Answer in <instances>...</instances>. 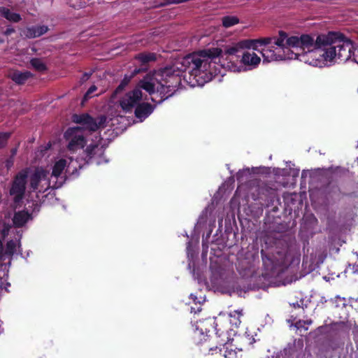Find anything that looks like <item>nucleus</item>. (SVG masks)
Segmentation results:
<instances>
[{
    "label": "nucleus",
    "instance_id": "ea45409f",
    "mask_svg": "<svg viewBox=\"0 0 358 358\" xmlns=\"http://www.w3.org/2000/svg\"><path fill=\"white\" fill-rule=\"evenodd\" d=\"M245 172V171H239L237 175H236V177H237V180H240V178L242 177L243 173ZM245 172L248 173L249 172V170H245Z\"/></svg>",
    "mask_w": 358,
    "mask_h": 358
},
{
    "label": "nucleus",
    "instance_id": "e433bc0d",
    "mask_svg": "<svg viewBox=\"0 0 358 358\" xmlns=\"http://www.w3.org/2000/svg\"><path fill=\"white\" fill-rule=\"evenodd\" d=\"M4 256L6 255H4L3 252V241L2 240L0 239V260H3Z\"/></svg>",
    "mask_w": 358,
    "mask_h": 358
},
{
    "label": "nucleus",
    "instance_id": "aec40b11",
    "mask_svg": "<svg viewBox=\"0 0 358 358\" xmlns=\"http://www.w3.org/2000/svg\"><path fill=\"white\" fill-rule=\"evenodd\" d=\"M103 147L99 146L98 144H91L87 147L85 150V161L87 163L96 156L101 157L103 155Z\"/></svg>",
    "mask_w": 358,
    "mask_h": 358
},
{
    "label": "nucleus",
    "instance_id": "1a4fd4ad",
    "mask_svg": "<svg viewBox=\"0 0 358 358\" xmlns=\"http://www.w3.org/2000/svg\"><path fill=\"white\" fill-rule=\"evenodd\" d=\"M252 43V41H250L243 40L232 45L231 46H225L224 50L220 48L222 50V54L215 59L213 60L212 63H217V59H218L219 62H220V59L223 58L224 56H226V59H228V57L229 56H236L237 57H239L238 53H243L245 48H250Z\"/></svg>",
    "mask_w": 358,
    "mask_h": 358
},
{
    "label": "nucleus",
    "instance_id": "bb28decb",
    "mask_svg": "<svg viewBox=\"0 0 358 358\" xmlns=\"http://www.w3.org/2000/svg\"><path fill=\"white\" fill-rule=\"evenodd\" d=\"M248 41H252V43H251V48H252L253 50H257V45H269L273 42V38L268 37V38H259V39H256V40L248 39Z\"/></svg>",
    "mask_w": 358,
    "mask_h": 358
},
{
    "label": "nucleus",
    "instance_id": "473e14b6",
    "mask_svg": "<svg viewBox=\"0 0 358 358\" xmlns=\"http://www.w3.org/2000/svg\"><path fill=\"white\" fill-rule=\"evenodd\" d=\"M11 225L9 224L3 223V228L1 230V240H4L6 237L8 235L9 231L11 228Z\"/></svg>",
    "mask_w": 358,
    "mask_h": 358
},
{
    "label": "nucleus",
    "instance_id": "5701e85b",
    "mask_svg": "<svg viewBox=\"0 0 358 358\" xmlns=\"http://www.w3.org/2000/svg\"><path fill=\"white\" fill-rule=\"evenodd\" d=\"M0 15L13 22H18L22 19L20 14L12 13L10 9L3 6L0 7Z\"/></svg>",
    "mask_w": 358,
    "mask_h": 358
},
{
    "label": "nucleus",
    "instance_id": "8fccbe9b",
    "mask_svg": "<svg viewBox=\"0 0 358 358\" xmlns=\"http://www.w3.org/2000/svg\"><path fill=\"white\" fill-rule=\"evenodd\" d=\"M2 42V41L0 39V43Z\"/></svg>",
    "mask_w": 358,
    "mask_h": 358
},
{
    "label": "nucleus",
    "instance_id": "49530a36",
    "mask_svg": "<svg viewBox=\"0 0 358 358\" xmlns=\"http://www.w3.org/2000/svg\"><path fill=\"white\" fill-rule=\"evenodd\" d=\"M50 147V145H48L47 147H45V150H48Z\"/></svg>",
    "mask_w": 358,
    "mask_h": 358
},
{
    "label": "nucleus",
    "instance_id": "4be33fe9",
    "mask_svg": "<svg viewBox=\"0 0 358 358\" xmlns=\"http://www.w3.org/2000/svg\"><path fill=\"white\" fill-rule=\"evenodd\" d=\"M289 38L287 37V34L286 32L283 31H279V36L278 38H273V43L278 46V50L282 52L285 53V48L287 47L286 43L287 39Z\"/></svg>",
    "mask_w": 358,
    "mask_h": 358
},
{
    "label": "nucleus",
    "instance_id": "cd10ccee",
    "mask_svg": "<svg viewBox=\"0 0 358 358\" xmlns=\"http://www.w3.org/2000/svg\"><path fill=\"white\" fill-rule=\"evenodd\" d=\"M222 25L224 27H230L239 22V19L236 16H225L222 17Z\"/></svg>",
    "mask_w": 358,
    "mask_h": 358
},
{
    "label": "nucleus",
    "instance_id": "423d86ee",
    "mask_svg": "<svg viewBox=\"0 0 358 358\" xmlns=\"http://www.w3.org/2000/svg\"><path fill=\"white\" fill-rule=\"evenodd\" d=\"M28 173V169H22L15 176L12 182L9 192L13 196L14 208L21 206V203L24 197Z\"/></svg>",
    "mask_w": 358,
    "mask_h": 358
},
{
    "label": "nucleus",
    "instance_id": "f8f14e48",
    "mask_svg": "<svg viewBox=\"0 0 358 358\" xmlns=\"http://www.w3.org/2000/svg\"><path fill=\"white\" fill-rule=\"evenodd\" d=\"M289 48H292V46H288L285 48V53L282 52V55L285 57V59H299L306 63H308L309 64L317 66V62L319 59H312L310 61L306 57L305 54H303L300 50H297V52H294L291 50Z\"/></svg>",
    "mask_w": 358,
    "mask_h": 358
},
{
    "label": "nucleus",
    "instance_id": "3c124183",
    "mask_svg": "<svg viewBox=\"0 0 358 358\" xmlns=\"http://www.w3.org/2000/svg\"><path fill=\"white\" fill-rule=\"evenodd\" d=\"M357 55H358V49H357Z\"/></svg>",
    "mask_w": 358,
    "mask_h": 358
},
{
    "label": "nucleus",
    "instance_id": "6ab92c4d",
    "mask_svg": "<svg viewBox=\"0 0 358 358\" xmlns=\"http://www.w3.org/2000/svg\"><path fill=\"white\" fill-rule=\"evenodd\" d=\"M154 110V107L149 103H138L135 108V116L138 119H145L150 115Z\"/></svg>",
    "mask_w": 358,
    "mask_h": 358
},
{
    "label": "nucleus",
    "instance_id": "7ed1b4c3",
    "mask_svg": "<svg viewBox=\"0 0 358 358\" xmlns=\"http://www.w3.org/2000/svg\"><path fill=\"white\" fill-rule=\"evenodd\" d=\"M333 34H320L316 38L309 34H302L300 36H293L287 39L286 43L288 46L296 48L307 57L308 54L311 57H323V52L327 42L331 41V36Z\"/></svg>",
    "mask_w": 358,
    "mask_h": 358
},
{
    "label": "nucleus",
    "instance_id": "c03bdc74",
    "mask_svg": "<svg viewBox=\"0 0 358 358\" xmlns=\"http://www.w3.org/2000/svg\"><path fill=\"white\" fill-rule=\"evenodd\" d=\"M303 323L306 324H310L312 323V320H306V321H303Z\"/></svg>",
    "mask_w": 358,
    "mask_h": 358
},
{
    "label": "nucleus",
    "instance_id": "7c9ffc66",
    "mask_svg": "<svg viewBox=\"0 0 358 358\" xmlns=\"http://www.w3.org/2000/svg\"><path fill=\"white\" fill-rule=\"evenodd\" d=\"M339 187L336 185L329 184L325 189L326 193L329 197H332L331 194H335L339 192Z\"/></svg>",
    "mask_w": 358,
    "mask_h": 358
},
{
    "label": "nucleus",
    "instance_id": "9d476101",
    "mask_svg": "<svg viewBox=\"0 0 358 358\" xmlns=\"http://www.w3.org/2000/svg\"><path fill=\"white\" fill-rule=\"evenodd\" d=\"M257 195L254 199H262L267 202V206L273 204L277 197L276 189L268 184L261 182L257 185Z\"/></svg>",
    "mask_w": 358,
    "mask_h": 358
},
{
    "label": "nucleus",
    "instance_id": "37998d69",
    "mask_svg": "<svg viewBox=\"0 0 358 358\" xmlns=\"http://www.w3.org/2000/svg\"><path fill=\"white\" fill-rule=\"evenodd\" d=\"M17 153V148H13L11 150V157L12 158H13V157L16 155Z\"/></svg>",
    "mask_w": 358,
    "mask_h": 358
},
{
    "label": "nucleus",
    "instance_id": "de8ad7c7",
    "mask_svg": "<svg viewBox=\"0 0 358 358\" xmlns=\"http://www.w3.org/2000/svg\"><path fill=\"white\" fill-rule=\"evenodd\" d=\"M294 307H296V306H297V307H299V305L298 303H296V304H294Z\"/></svg>",
    "mask_w": 358,
    "mask_h": 358
},
{
    "label": "nucleus",
    "instance_id": "09e8293b",
    "mask_svg": "<svg viewBox=\"0 0 358 358\" xmlns=\"http://www.w3.org/2000/svg\"><path fill=\"white\" fill-rule=\"evenodd\" d=\"M8 264V266H10V264H11V259L9 261Z\"/></svg>",
    "mask_w": 358,
    "mask_h": 358
},
{
    "label": "nucleus",
    "instance_id": "603ef678",
    "mask_svg": "<svg viewBox=\"0 0 358 358\" xmlns=\"http://www.w3.org/2000/svg\"><path fill=\"white\" fill-rule=\"evenodd\" d=\"M267 358H268V357H267Z\"/></svg>",
    "mask_w": 358,
    "mask_h": 358
},
{
    "label": "nucleus",
    "instance_id": "393cba45",
    "mask_svg": "<svg viewBox=\"0 0 358 358\" xmlns=\"http://www.w3.org/2000/svg\"><path fill=\"white\" fill-rule=\"evenodd\" d=\"M31 66L38 71L43 72L47 70L46 65L40 58H33L30 60Z\"/></svg>",
    "mask_w": 358,
    "mask_h": 358
},
{
    "label": "nucleus",
    "instance_id": "412c9836",
    "mask_svg": "<svg viewBox=\"0 0 358 358\" xmlns=\"http://www.w3.org/2000/svg\"><path fill=\"white\" fill-rule=\"evenodd\" d=\"M31 76L32 73L29 71L21 72L19 71H12L8 75V77L17 85L24 84Z\"/></svg>",
    "mask_w": 358,
    "mask_h": 358
},
{
    "label": "nucleus",
    "instance_id": "a18cd8bd",
    "mask_svg": "<svg viewBox=\"0 0 358 358\" xmlns=\"http://www.w3.org/2000/svg\"><path fill=\"white\" fill-rule=\"evenodd\" d=\"M301 321H299V322H297V323L296 324V327L297 328H299V327L301 326Z\"/></svg>",
    "mask_w": 358,
    "mask_h": 358
},
{
    "label": "nucleus",
    "instance_id": "39448f33",
    "mask_svg": "<svg viewBox=\"0 0 358 358\" xmlns=\"http://www.w3.org/2000/svg\"><path fill=\"white\" fill-rule=\"evenodd\" d=\"M331 41L327 42L324 51L323 52V59L324 61H333L338 59L342 62H346L350 59L354 49L352 41L340 32L330 31Z\"/></svg>",
    "mask_w": 358,
    "mask_h": 358
},
{
    "label": "nucleus",
    "instance_id": "ddd939ff",
    "mask_svg": "<svg viewBox=\"0 0 358 358\" xmlns=\"http://www.w3.org/2000/svg\"><path fill=\"white\" fill-rule=\"evenodd\" d=\"M72 120L76 124H80L85 126V128L91 131H96V127L93 122V117L87 113H83L80 115L74 114L72 116Z\"/></svg>",
    "mask_w": 358,
    "mask_h": 358
},
{
    "label": "nucleus",
    "instance_id": "58836bf2",
    "mask_svg": "<svg viewBox=\"0 0 358 358\" xmlns=\"http://www.w3.org/2000/svg\"><path fill=\"white\" fill-rule=\"evenodd\" d=\"M15 32V29L12 27H8L5 31H4V34L6 36H10V34H12L13 33Z\"/></svg>",
    "mask_w": 358,
    "mask_h": 358
},
{
    "label": "nucleus",
    "instance_id": "c756f323",
    "mask_svg": "<svg viewBox=\"0 0 358 358\" xmlns=\"http://www.w3.org/2000/svg\"><path fill=\"white\" fill-rule=\"evenodd\" d=\"M10 136V132H0V148H3L6 145Z\"/></svg>",
    "mask_w": 358,
    "mask_h": 358
},
{
    "label": "nucleus",
    "instance_id": "c9c22d12",
    "mask_svg": "<svg viewBox=\"0 0 358 358\" xmlns=\"http://www.w3.org/2000/svg\"><path fill=\"white\" fill-rule=\"evenodd\" d=\"M349 302L351 306L358 308V297L357 298H350Z\"/></svg>",
    "mask_w": 358,
    "mask_h": 358
},
{
    "label": "nucleus",
    "instance_id": "f704fd0d",
    "mask_svg": "<svg viewBox=\"0 0 358 358\" xmlns=\"http://www.w3.org/2000/svg\"><path fill=\"white\" fill-rule=\"evenodd\" d=\"M126 86L127 85L124 84V83L121 81L120 84L117 86V87L115 90V92L113 93V96L116 95V94L120 93L122 91H123Z\"/></svg>",
    "mask_w": 358,
    "mask_h": 358
},
{
    "label": "nucleus",
    "instance_id": "72a5a7b5",
    "mask_svg": "<svg viewBox=\"0 0 358 358\" xmlns=\"http://www.w3.org/2000/svg\"><path fill=\"white\" fill-rule=\"evenodd\" d=\"M97 87L95 85H92L85 94L83 97V101H87L91 97V94L96 90Z\"/></svg>",
    "mask_w": 358,
    "mask_h": 358
},
{
    "label": "nucleus",
    "instance_id": "0eeeda50",
    "mask_svg": "<svg viewBox=\"0 0 358 358\" xmlns=\"http://www.w3.org/2000/svg\"><path fill=\"white\" fill-rule=\"evenodd\" d=\"M82 127H76L69 128L64 134L66 139L69 140L68 148L70 150H76L78 148H84L86 141L82 134H80Z\"/></svg>",
    "mask_w": 358,
    "mask_h": 358
},
{
    "label": "nucleus",
    "instance_id": "20e7f679",
    "mask_svg": "<svg viewBox=\"0 0 358 358\" xmlns=\"http://www.w3.org/2000/svg\"><path fill=\"white\" fill-rule=\"evenodd\" d=\"M178 85L176 84L175 80L169 78L161 80V76L157 75V71H155L152 75H146L139 82L140 87L145 90L150 94L156 93L159 99L157 101L155 98L152 97L151 100L157 103H161L173 95Z\"/></svg>",
    "mask_w": 358,
    "mask_h": 358
},
{
    "label": "nucleus",
    "instance_id": "2eb2a0df",
    "mask_svg": "<svg viewBox=\"0 0 358 358\" xmlns=\"http://www.w3.org/2000/svg\"><path fill=\"white\" fill-rule=\"evenodd\" d=\"M32 220V215L25 210H20L14 213L13 223L15 227H24L29 220Z\"/></svg>",
    "mask_w": 358,
    "mask_h": 358
},
{
    "label": "nucleus",
    "instance_id": "a211bd4d",
    "mask_svg": "<svg viewBox=\"0 0 358 358\" xmlns=\"http://www.w3.org/2000/svg\"><path fill=\"white\" fill-rule=\"evenodd\" d=\"M48 27L45 25L32 26L26 28L23 31V34L25 37L28 38H34L45 34L48 31Z\"/></svg>",
    "mask_w": 358,
    "mask_h": 358
},
{
    "label": "nucleus",
    "instance_id": "2f4dec72",
    "mask_svg": "<svg viewBox=\"0 0 358 358\" xmlns=\"http://www.w3.org/2000/svg\"><path fill=\"white\" fill-rule=\"evenodd\" d=\"M230 317H234V321H231L235 325H238L241 323L239 317L242 315V310H234L229 314Z\"/></svg>",
    "mask_w": 358,
    "mask_h": 358
},
{
    "label": "nucleus",
    "instance_id": "79ce46f5",
    "mask_svg": "<svg viewBox=\"0 0 358 358\" xmlns=\"http://www.w3.org/2000/svg\"><path fill=\"white\" fill-rule=\"evenodd\" d=\"M129 81H130V78H128V77H125V78L122 80V82L124 83V84H125L126 85H127L129 84Z\"/></svg>",
    "mask_w": 358,
    "mask_h": 358
},
{
    "label": "nucleus",
    "instance_id": "f3484780",
    "mask_svg": "<svg viewBox=\"0 0 358 358\" xmlns=\"http://www.w3.org/2000/svg\"><path fill=\"white\" fill-rule=\"evenodd\" d=\"M261 59L254 52H250V51L243 52L241 62L245 66H249L251 68H255L260 63Z\"/></svg>",
    "mask_w": 358,
    "mask_h": 358
},
{
    "label": "nucleus",
    "instance_id": "f257e3e1",
    "mask_svg": "<svg viewBox=\"0 0 358 358\" xmlns=\"http://www.w3.org/2000/svg\"><path fill=\"white\" fill-rule=\"evenodd\" d=\"M222 54L220 48H212L188 55L181 59L176 61L172 66H166L157 71V75L161 76V80L169 78L180 84V73L189 71V83L191 86H202L206 81L197 78L201 74L206 75V72L211 69L212 61Z\"/></svg>",
    "mask_w": 358,
    "mask_h": 358
},
{
    "label": "nucleus",
    "instance_id": "dca6fc26",
    "mask_svg": "<svg viewBox=\"0 0 358 358\" xmlns=\"http://www.w3.org/2000/svg\"><path fill=\"white\" fill-rule=\"evenodd\" d=\"M48 171L42 167L36 169L34 173L30 177V187L33 190H36L42 179H45Z\"/></svg>",
    "mask_w": 358,
    "mask_h": 358
},
{
    "label": "nucleus",
    "instance_id": "a878e982",
    "mask_svg": "<svg viewBox=\"0 0 358 358\" xmlns=\"http://www.w3.org/2000/svg\"><path fill=\"white\" fill-rule=\"evenodd\" d=\"M142 64H148L150 62L156 60V55L155 53H141L138 54L136 57Z\"/></svg>",
    "mask_w": 358,
    "mask_h": 358
},
{
    "label": "nucleus",
    "instance_id": "4468645a",
    "mask_svg": "<svg viewBox=\"0 0 358 358\" xmlns=\"http://www.w3.org/2000/svg\"><path fill=\"white\" fill-rule=\"evenodd\" d=\"M273 46L264 48L261 53L264 59V62L271 61L285 60V57L278 48L273 49Z\"/></svg>",
    "mask_w": 358,
    "mask_h": 358
},
{
    "label": "nucleus",
    "instance_id": "a19ab883",
    "mask_svg": "<svg viewBox=\"0 0 358 358\" xmlns=\"http://www.w3.org/2000/svg\"><path fill=\"white\" fill-rule=\"evenodd\" d=\"M91 75H92V73H85L83 75L82 80H83V81L88 80V79L90 78V76H91Z\"/></svg>",
    "mask_w": 358,
    "mask_h": 358
},
{
    "label": "nucleus",
    "instance_id": "9b49d317",
    "mask_svg": "<svg viewBox=\"0 0 358 358\" xmlns=\"http://www.w3.org/2000/svg\"><path fill=\"white\" fill-rule=\"evenodd\" d=\"M67 161L64 159H61L59 161L56 162L55 164L52 172V176L58 178L60 177V179L59 181H56L55 183L53 185L52 187L55 189L59 188L62 187V185L64 184L65 181V178L62 176V173L63 171L66 167Z\"/></svg>",
    "mask_w": 358,
    "mask_h": 358
},
{
    "label": "nucleus",
    "instance_id": "c85d7f7f",
    "mask_svg": "<svg viewBox=\"0 0 358 358\" xmlns=\"http://www.w3.org/2000/svg\"><path fill=\"white\" fill-rule=\"evenodd\" d=\"M107 121V117L104 115L98 116L96 119L93 118V122L95 123L96 127V130L100 127H106Z\"/></svg>",
    "mask_w": 358,
    "mask_h": 358
},
{
    "label": "nucleus",
    "instance_id": "4c0bfd02",
    "mask_svg": "<svg viewBox=\"0 0 358 358\" xmlns=\"http://www.w3.org/2000/svg\"><path fill=\"white\" fill-rule=\"evenodd\" d=\"M13 165V158L10 157L9 159H6V166L8 169L11 167Z\"/></svg>",
    "mask_w": 358,
    "mask_h": 358
},
{
    "label": "nucleus",
    "instance_id": "b1692460",
    "mask_svg": "<svg viewBox=\"0 0 358 358\" xmlns=\"http://www.w3.org/2000/svg\"><path fill=\"white\" fill-rule=\"evenodd\" d=\"M18 245V247L20 246V240H18V243H17L15 241L10 240L6 243V249L4 252V255L9 256L10 259H12V257L15 254L16 251V248Z\"/></svg>",
    "mask_w": 358,
    "mask_h": 358
},
{
    "label": "nucleus",
    "instance_id": "f03ea898",
    "mask_svg": "<svg viewBox=\"0 0 358 358\" xmlns=\"http://www.w3.org/2000/svg\"><path fill=\"white\" fill-rule=\"evenodd\" d=\"M287 228V224L280 223L273 224L270 231L271 234H273L276 248H280V250L277 251L279 255V257L276 258L278 263L274 262V260L271 257L266 255L263 250L261 252L264 264L266 270L270 272L269 274L271 275L274 274L273 271L275 268V266L283 263L287 257L294 249L296 245L295 238L291 234H285Z\"/></svg>",
    "mask_w": 358,
    "mask_h": 358
},
{
    "label": "nucleus",
    "instance_id": "6e6552de",
    "mask_svg": "<svg viewBox=\"0 0 358 358\" xmlns=\"http://www.w3.org/2000/svg\"><path fill=\"white\" fill-rule=\"evenodd\" d=\"M140 85L134 90L127 92L120 101L121 108L125 112H130L142 99Z\"/></svg>",
    "mask_w": 358,
    "mask_h": 358
}]
</instances>
